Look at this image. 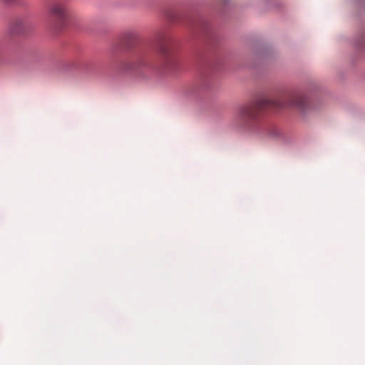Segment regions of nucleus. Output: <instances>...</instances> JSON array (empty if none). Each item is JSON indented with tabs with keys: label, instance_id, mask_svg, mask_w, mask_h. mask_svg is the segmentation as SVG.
<instances>
[{
	"label": "nucleus",
	"instance_id": "f257e3e1",
	"mask_svg": "<svg viewBox=\"0 0 365 365\" xmlns=\"http://www.w3.org/2000/svg\"><path fill=\"white\" fill-rule=\"evenodd\" d=\"M308 105L307 98L297 93H285L279 96L255 100L238 107L235 113L236 125L244 129H250L257 123L264 108H294L301 112L306 110Z\"/></svg>",
	"mask_w": 365,
	"mask_h": 365
},
{
	"label": "nucleus",
	"instance_id": "f03ea898",
	"mask_svg": "<svg viewBox=\"0 0 365 365\" xmlns=\"http://www.w3.org/2000/svg\"><path fill=\"white\" fill-rule=\"evenodd\" d=\"M68 8L65 2L56 1L49 9V14L58 23H62L68 16Z\"/></svg>",
	"mask_w": 365,
	"mask_h": 365
},
{
	"label": "nucleus",
	"instance_id": "7ed1b4c3",
	"mask_svg": "<svg viewBox=\"0 0 365 365\" xmlns=\"http://www.w3.org/2000/svg\"><path fill=\"white\" fill-rule=\"evenodd\" d=\"M27 27L25 20L21 18H18L10 23L7 29V34L9 36L19 35L25 32Z\"/></svg>",
	"mask_w": 365,
	"mask_h": 365
},
{
	"label": "nucleus",
	"instance_id": "20e7f679",
	"mask_svg": "<svg viewBox=\"0 0 365 365\" xmlns=\"http://www.w3.org/2000/svg\"><path fill=\"white\" fill-rule=\"evenodd\" d=\"M160 52H161L163 54H164V55H165V54H166V50H165V48L163 46H161V47L160 48Z\"/></svg>",
	"mask_w": 365,
	"mask_h": 365
},
{
	"label": "nucleus",
	"instance_id": "39448f33",
	"mask_svg": "<svg viewBox=\"0 0 365 365\" xmlns=\"http://www.w3.org/2000/svg\"><path fill=\"white\" fill-rule=\"evenodd\" d=\"M128 69H136V66L135 65H131L129 68H128Z\"/></svg>",
	"mask_w": 365,
	"mask_h": 365
}]
</instances>
